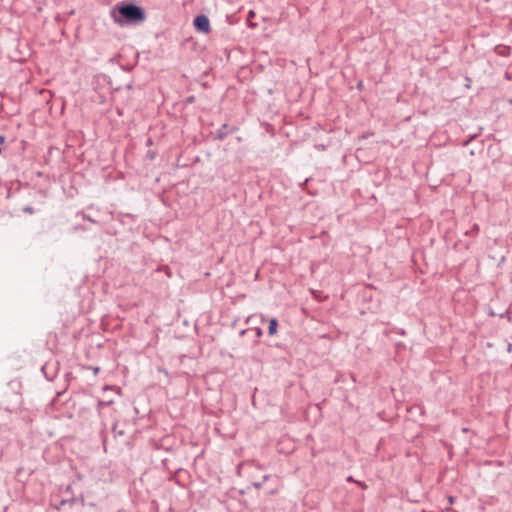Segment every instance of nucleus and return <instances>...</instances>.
Instances as JSON below:
<instances>
[{
	"mask_svg": "<svg viewBox=\"0 0 512 512\" xmlns=\"http://www.w3.org/2000/svg\"><path fill=\"white\" fill-rule=\"evenodd\" d=\"M111 16L115 23L120 25L139 24L146 18L144 9L134 3L117 4L111 10Z\"/></svg>",
	"mask_w": 512,
	"mask_h": 512,
	"instance_id": "f257e3e1",
	"label": "nucleus"
},
{
	"mask_svg": "<svg viewBox=\"0 0 512 512\" xmlns=\"http://www.w3.org/2000/svg\"><path fill=\"white\" fill-rule=\"evenodd\" d=\"M195 30L202 34H209L211 32L210 20L205 14L197 15L193 20Z\"/></svg>",
	"mask_w": 512,
	"mask_h": 512,
	"instance_id": "f03ea898",
	"label": "nucleus"
},
{
	"mask_svg": "<svg viewBox=\"0 0 512 512\" xmlns=\"http://www.w3.org/2000/svg\"><path fill=\"white\" fill-rule=\"evenodd\" d=\"M237 127L229 128L227 123H224L220 128H218L214 133V139L223 141L230 133H233L237 130Z\"/></svg>",
	"mask_w": 512,
	"mask_h": 512,
	"instance_id": "7ed1b4c3",
	"label": "nucleus"
},
{
	"mask_svg": "<svg viewBox=\"0 0 512 512\" xmlns=\"http://www.w3.org/2000/svg\"><path fill=\"white\" fill-rule=\"evenodd\" d=\"M66 505L72 507L74 505H76V496L74 494H72L71 496H68L67 498H63L59 501V504L58 505H54V508L56 510H60L62 509L63 507H65Z\"/></svg>",
	"mask_w": 512,
	"mask_h": 512,
	"instance_id": "20e7f679",
	"label": "nucleus"
},
{
	"mask_svg": "<svg viewBox=\"0 0 512 512\" xmlns=\"http://www.w3.org/2000/svg\"><path fill=\"white\" fill-rule=\"evenodd\" d=\"M277 328H278V320L277 318H271L269 320V326H268V334L269 335H275L277 333Z\"/></svg>",
	"mask_w": 512,
	"mask_h": 512,
	"instance_id": "39448f33",
	"label": "nucleus"
},
{
	"mask_svg": "<svg viewBox=\"0 0 512 512\" xmlns=\"http://www.w3.org/2000/svg\"><path fill=\"white\" fill-rule=\"evenodd\" d=\"M113 404V400H108V401H105V400H100L98 402V410L99 412H101V410L104 408V407H109Z\"/></svg>",
	"mask_w": 512,
	"mask_h": 512,
	"instance_id": "423d86ee",
	"label": "nucleus"
},
{
	"mask_svg": "<svg viewBox=\"0 0 512 512\" xmlns=\"http://www.w3.org/2000/svg\"><path fill=\"white\" fill-rule=\"evenodd\" d=\"M269 477H270V476H269L268 474H266V475H264V476H263V478H262V480H261V481H259V482H253V483H252V485H253L255 488L259 489V488H261V487L264 485V483L269 479Z\"/></svg>",
	"mask_w": 512,
	"mask_h": 512,
	"instance_id": "0eeeda50",
	"label": "nucleus"
},
{
	"mask_svg": "<svg viewBox=\"0 0 512 512\" xmlns=\"http://www.w3.org/2000/svg\"><path fill=\"white\" fill-rule=\"evenodd\" d=\"M76 504L80 505L81 507L85 506V498L83 494L76 496Z\"/></svg>",
	"mask_w": 512,
	"mask_h": 512,
	"instance_id": "6e6552de",
	"label": "nucleus"
},
{
	"mask_svg": "<svg viewBox=\"0 0 512 512\" xmlns=\"http://www.w3.org/2000/svg\"><path fill=\"white\" fill-rule=\"evenodd\" d=\"M22 211L25 213V214H33L35 212L34 208L32 206H24L22 208Z\"/></svg>",
	"mask_w": 512,
	"mask_h": 512,
	"instance_id": "1a4fd4ad",
	"label": "nucleus"
},
{
	"mask_svg": "<svg viewBox=\"0 0 512 512\" xmlns=\"http://www.w3.org/2000/svg\"><path fill=\"white\" fill-rule=\"evenodd\" d=\"M45 369H46V367H45V366H43V367H42V372H43V374L45 375V377H46L48 380H52V379L54 378V376H55V373L53 372L52 374H48V372H47V371H45Z\"/></svg>",
	"mask_w": 512,
	"mask_h": 512,
	"instance_id": "9d476101",
	"label": "nucleus"
},
{
	"mask_svg": "<svg viewBox=\"0 0 512 512\" xmlns=\"http://www.w3.org/2000/svg\"><path fill=\"white\" fill-rule=\"evenodd\" d=\"M64 493L67 494V496H71L72 494H74L71 485L66 486Z\"/></svg>",
	"mask_w": 512,
	"mask_h": 512,
	"instance_id": "9b49d317",
	"label": "nucleus"
},
{
	"mask_svg": "<svg viewBox=\"0 0 512 512\" xmlns=\"http://www.w3.org/2000/svg\"><path fill=\"white\" fill-rule=\"evenodd\" d=\"M87 369H91L93 371L94 375H97L99 373V371H100V367H98V366H95V367L94 366H88Z\"/></svg>",
	"mask_w": 512,
	"mask_h": 512,
	"instance_id": "f8f14e48",
	"label": "nucleus"
},
{
	"mask_svg": "<svg viewBox=\"0 0 512 512\" xmlns=\"http://www.w3.org/2000/svg\"><path fill=\"white\" fill-rule=\"evenodd\" d=\"M255 333H256V336L259 338V337L262 336L263 331H262V329L260 327H256L255 328Z\"/></svg>",
	"mask_w": 512,
	"mask_h": 512,
	"instance_id": "ddd939ff",
	"label": "nucleus"
},
{
	"mask_svg": "<svg viewBox=\"0 0 512 512\" xmlns=\"http://www.w3.org/2000/svg\"><path fill=\"white\" fill-rule=\"evenodd\" d=\"M356 484L361 487L362 489H367V484L365 482H362V481H357Z\"/></svg>",
	"mask_w": 512,
	"mask_h": 512,
	"instance_id": "4468645a",
	"label": "nucleus"
},
{
	"mask_svg": "<svg viewBox=\"0 0 512 512\" xmlns=\"http://www.w3.org/2000/svg\"><path fill=\"white\" fill-rule=\"evenodd\" d=\"M447 500H448L449 505H452L454 503V501H455V498L453 496L449 495L447 497Z\"/></svg>",
	"mask_w": 512,
	"mask_h": 512,
	"instance_id": "2eb2a0df",
	"label": "nucleus"
},
{
	"mask_svg": "<svg viewBox=\"0 0 512 512\" xmlns=\"http://www.w3.org/2000/svg\"><path fill=\"white\" fill-rule=\"evenodd\" d=\"M346 481H347V482H354V483H356V482H357V480H355V479L353 478V476H348V477L346 478Z\"/></svg>",
	"mask_w": 512,
	"mask_h": 512,
	"instance_id": "dca6fc26",
	"label": "nucleus"
},
{
	"mask_svg": "<svg viewBox=\"0 0 512 512\" xmlns=\"http://www.w3.org/2000/svg\"><path fill=\"white\" fill-rule=\"evenodd\" d=\"M254 16H255L254 11H249L247 19L249 20L250 18H252Z\"/></svg>",
	"mask_w": 512,
	"mask_h": 512,
	"instance_id": "f3484780",
	"label": "nucleus"
},
{
	"mask_svg": "<svg viewBox=\"0 0 512 512\" xmlns=\"http://www.w3.org/2000/svg\"><path fill=\"white\" fill-rule=\"evenodd\" d=\"M84 219H87L88 221L95 223V220L88 215H84Z\"/></svg>",
	"mask_w": 512,
	"mask_h": 512,
	"instance_id": "a211bd4d",
	"label": "nucleus"
},
{
	"mask_svg": "<svg viewBox=\"0 0 512 512\" xmlns=\"http://www.w3.org/2000/svg\"><path fill=\"white\" fill-rule=\"evenodd\" d=\"M445 511L446 512H457L456 510H454L453 508H451L450 506L449 507H446L445 508Z\"/></svg>",
	"mask_w": 512,
	"mask_h": 512,
	"instance_id": "6ab92c4d",
	"label": "nucleus"
},
{
	"mask_svg": "<svg viewBox=\"0 0 512 512\" xmlns=\"http://www.w3.org/2000/svg\"><path fill=\"white\" fill-rule=\"evenodd\" d=\"M5 141V136L0 134V145L3 144Z\"/></svg>",
	"mask_w": 512,
	"mask_h": 512,
	"instance_id": "aec40b11",
	"label": "nucleus"
},
{
	"mask_svg": "<svg viewBox=\"0 0 512 512\" xmlns=\"http://www.w3.org/2000/svg\"><path fill=\"white\" fill-rule=\"evenodd\" d=\"M110 388H111L110 386H105L104 390H107V389H110Z\"/></svg>",
	"mask_w": 512,
	"mask_h": 512,
	"instance_id": "412c9836",
	"label": "nucleus"
}]
</instances>
